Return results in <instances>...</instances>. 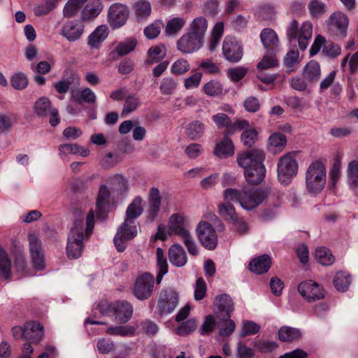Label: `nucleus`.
Here are the masks:
<instances>
[{
	"mask_svg": "<svg viewBox=\"0 0 358 358\" xmlns=\"http://www.w3.org/2000/svg\"><path fill=\"white\" fill-rule=\"evenodd\" d=\"M103 6L100 0H91L81 12L83 20H91L96 17L103 10Z\"/></svg>",
	"mask_w": 358,
	"mask_h": 358,
	"instance_id": "23",
	"label": "nucleus"
},
{
	"mask_svg": "<svg viewBox=\"0 0 358 358\" xmlns=\"http://www.w3.org/2000/svg\"><path fill=\"white\" fill-rule=\"evenodd\" d=\"M14 264L17 271H24L27 266V262L23 250L20 247L16 248V250L13 253Z\"/></svg>",
	"mask_w": 358,
	"mask_h": 358,
	"instance_id": "59",
	"label": "nucleus"
},
{
	"mask_svg": "<svg viewBox=\"0 0 358 358\" xmlns=\"http://www.w3.org/2000/svg\"><path fill=\"white\" fill-rule=\"evenodd\" d=\"M154 285V276L148 273H143L136 278L132 293L137 299L146 300L152 295Z\"/></svg>",
	"mask_w": 358,
	"mask_h": 358,
	"instance_id": "8",
	"label": "nucleus"
},
{
	"mask_svg": "<svg viewBox=\"0 0 358 358\" xmlns=\"http://www.w3.org/2000/svg\"><path fill=\"white\" fill-rule=\"evenodd\" d=\"M106 184L117 195L124 194L127 189V181L123 176L120 174L108 178Z\"/></svg>",
	"mask_w": 358,
	"mask_h": 358,
	"instance_id": "27",
	"label": "nucleus"
},
{
	"mask_svg": "<svg viewBox=\"0 0 358 358\" xmlns=\"http://www.w3.org/2000/svg\"><path fill=\"white\" fill-rule=\"evenodd\" d=\"M108 36V28L105 25L98 26L88 36V45L92 48H99L101 43Z\"/></svg>",
	"mask_w": 358,
	"mask_h": 358,
	"instance_id": "28",
	"label": "nucleus"
},
{
	"mask_svg": "<svg viewBox=\"0 0 358 358\" xmlns=\"http://www.w3.org/2000/svg\"><path fill=\"white\" fill-rule=\"evenodd\" d=\"M11 276V260L7 252L0 246V278L7 280Z\"/></svg>",
	"mask_w": 358,
	"mask_h": 358,
	"instance_id": "34",
	"label": "nucleus"
},
{
	"mask_svg": "<svg viewBox=\"0 0 358 358\" xmlns=\"http://www.w3.org/2000/svg\"><path fill=\"white\" fill-rule=\"evenodd\" d=\"M286 136L283 134H273L269 138V145L272 152L281 151L286 145Z\"/></svg>",
	"mask_w": 358,
	"mask_h": 358,
	"instance_id": "50",
	"label": "nucleus"
},
{
	"mask_svg": "<svg viewBox=\"0 0 358 358\" xmlns=\"http://www.w3.org/2000/svg\"><path fill=\"white\" fill-rule=\"evenodd\" d=\"M208 28V22L205 17H197L192 22L188 31L204 41L205 34Z\"/></svg>",
	"mask_w": 358,
	"mask_h": 358,
	"instance_id": "33",
	"label": "nucleus"
},
{
	"mask_svg": "<svg viewBox=\"0 0 358 358\" xmlns=\"http://www.w3.org/2000/svg\"><path fill=\"white\" fill-rule=\"evenodd\" d=\"M261 41L268 52H274L279 45L278 37L275 31L270 28L264 29L260 34Z\"/></svg>",
	"mask_w": 358,
	"mask_h": 358,
	"instance_id": "21",
	"label": "nucleus"
},
{
	"mask_svg": "<svg viewBox=\"0 0 358 358\" xmlns=\"http://www.w3.org/2000/svg\"><path fill=\"white\" fill-rule=\"evenodd\" d=\"M27 340L38 343L43 337V327L36 322H27Z\"/></svg>",
	"mask_w": 358,
	"mask_h": 358,
	"instance_id": "32",
	"label": "nucleus"
},
{
	"mask_svg": "<svg viewBox=\"0 0 358 358\" xmlns=\"http://www.w3.org/2000/svg\"><path fill=\"white\" fill-rule=\"evenodd\" d=\"M84 31V24L79 20L66 22L62 27V35L69 41H76L80 38Z\"/></svg>",
	"mask_w": 358,
	"mask_h": 358,
	"instance_id": "18",
	"label": "nucleus"
},
{
	"mask_svg": "<svg viewBox=\"0 0 358 358\" xmlns=\"http://www.w3.org/2000/svg\"><path fill=\"white\" fill-rule=\"evenodd\" d=\"M266 168L263 163L244 171L246 180L252 185H258L262 182L265 177Z\"/></svg>",
	"mask_w": 358,
	"mask_h": 358,
	"instance_id": "25",
	"label": "nucleus"
},
{
	"mask_svg": "<svg viewBox=\"0 0 358 358\" xmlns=\"http://www.w3.org/2000/svg\"><path fill=\"white\" fill-rule=\"evenodd\" d=\"M351 283V276L345 272H338L334 279L336 289L340 292L346 291Z\"/></svg>",
	"mask_w": 358,
	"mask_h": 358,
	"instance_id": "42",
	"label": "nucleus"
},
{
	"mask_svg": "<svg viewBox=\"0 0 358 358\" xmlns=\"http://www.w3.org/2000/svg\"><path fill=\"white\" fill-rule=\"evenodd\" d=\"M301 336L300 329L287 326L282 327L278 331V338L282 342H292Z\"/></svg>",
	"mask_w": 358,
	"mask_h": 358,
	"instance_id": "35",
	"label": "nucleus"
},
{
	"mask_svg": "<svg viewBox=\"0 0 358 358\" xmlns=\"http://www.w3.org/2000/svg\"><path fill=\"white\" fill-rule=\"evenodd\" d=\"M205 124L199 120L190 122L185 127V134L192 141L201 138L205 131Z\"/></svg>",
	"mask_w": 358,
	"mask_h": 358,
	"instance_id": "30",
	"label": "nucleus"
},
{
	"mask_svg": "<svg viewBox=\"0 0 358 358\" xmlns=\"http://www.w3.org/2000/svg\"><path fill=\"white\" fill-rule=\"evenodd\" d=\"M148 216L154 220L158 216L161 208L162 196L159 190L155 187L150 188L148 196Z\"/></svg>",
	"mask_w": 358,
	"mask_h": 358,
	"instance_id": "19",
	"label": "nucleus"
},
{
	"mask_svg": "<svg viewBox=\"0 0 358 358\" xmlns=\"http://www.w3.org/2000/svg\"><path fill=\"white\" fill-rule=\"evenodd\" d=\"M203 45V40L193 33L187 31L177 42V48L183 54H191L198 51Z\"/></svg>",
	"mask_w": 358,
	"mask_h": 358,
	"instance_id": "16",
	"label": "nucleus"
},
{
	"mask_svg": "<svg viewBox=\"0 0 358 358\" xmlns=\"http://www.w3.org/2000/svg\"><path fill=\"white\" fill-rule=\"evenodd\" d=\"M138 222L127 220L118 227L117 234L114 237V245L118 252H123L127 248L129 241L134 238L138 234Z\"/></svg>",
	"mask_w": 358,
	"mask_h": 358,
	"instance_id": "7",
	"label": "nucleus"
},
{
	"mask_svg": "<svg viewBox=\"0 0 358 358\" xmlns=\"http://www.w3.org/2000/svg\"><path fill=\"white\" fill-rule=\"evenodd\" d=\"M271 260L268 255H263L252 259L249 264L250 270L257 274H262L268 271Z\"/></svg>",
	"mask_w": 358,
	"mask_h": 358,
	"instance_id": "26",
	"label": "nucleus"
},
{
	"mask_svg": "<svg viewBox=\"0 0 358 358\" xmlns=\"http://www.w3.org/2000/svg\"><path fill=\"white\" fill-rule=\"evenodd\" d=\"M197 326L194 319H190L182 323L177 329V334L179 335H187L194 331Z\"/></svg>",
	"mask_w": 358,
	"mask_h": 358,
	"instance_id": "62",
	"label": "nucleus"
},
{
	"mask_svg": "<svg viewBox=\"0 0 358 358\" xmlns=\"http://www.w3.org/2000/svg\"><path fill=\"white\" fill-rule=\"evenodd\" d=\"M98 308L103 316L115 317L117 301L112 303L108 301H101L98 305Z\"/></svg>",
	"mask_w": 358,
	"mask_h": 358,
	"instance_id": "56",
	"label": "nucleus"
},
{
	"mask_svg": "<svg viewBox=\"0 0 358 358\" xmlns=\"http://www.w3.org/2000/svg\"><path fill=\"white\" fill-rule=\"evenodd\" d=\"M140 106V99L136 95L128 96L124 101L122 114H128L135 110Z\"/></svg>",
	"mask_w": 358,
	"mask_h": 358,
	"instance_id": "57",
	"label": "nucleus"
},
{
	"mask_svg": "<svg viewBox=\"0 0 358 358\" xmlns=\"http://www.w3.org/2000/svg\"><path fill=\"white\" fill-rule=\"evenodd\" d=\"M107 185H101L99 187L96 207L99 214L103 213L110 203V193Z\"/></svg>",
	"mask_w": 358,
	"mask_h": 358,
	"instance_id": "31",
	"label": "nucleus"
},
{
	"mask_svg": "<svg viewBox=\"0 0 358 358\" xmlns=\"http://www.w3.org/2000/svg\"><path fill=\"white\" fill-rule=\"evenodd\" d=\"M169 258L170 262L177 267L185 266L187 262L186 252L179 244H174L169 248Z\"/></svg>",
	"mask_w": 358,
	"mask_h": 358,
	"instance_id": "22",
	"label": "nucleus"
},
{
	"mask_svg": "<svg viewBox=\"0 0 358 358\" xmlns=\"http://www.w3.org/2000/svg\"><path fill=\"white\" fill-rule=\"evenodd\" d=\"M198 238L201 245L206 249L213 250L217 244V236L211 224L201 222L196 227Z\"/></svg>",
	"mask_w": 358,
	"mask_h": 358,
	"instance_id": "10",
	"label": "nucleus"
},
{
	"mask_svg": "<svg viewBox=\"0 0 358 358\" xmlns=\"http://www.w3.org/2000/svg\"><path fill=\"white\" fill-rule=\"evenodd\" d=\"M135 15L138 20H145L151 13V5L146 0H138L134 5Z\"/></svg>",
	"mask_w": 358,
	"mask_h": 358,
	"instance_id": "40",
	"label": "nucleus"
},
{
	"mask_svg": "<svg viewBox=\"0 0 358 358\" xmlns=\"http://www.w3.org/2000/svg\"><path fill=\"white\" fill-rule=\"evenodd\" d=\"M278 62L273 52L271 55H266L263 57L262 60L257 64V69L264 70L275 67L277 66Z\"/></svg>",
	"mask_w": 358,
	"mask_h": 358,
	"instance_id": "60",
	"label": "nucleus"
},
{
	"mask_svg": "<svg viewBox=\"0 0 358 358\" xmlns=\"http://www.w3.org/2000/svg\"><path fill=\"white\" fill-rule=\"evenodd\" d=\"M212 119L218 129L225 128L228 129L231 119L225 113H217L212 117Z\"/></svg>",
	"mask_w": 358,
	"mask_h": 358,
	"instance_id": "63",
	"label": "nucleus"
},
{
	"mask_svg": "<svg viewBox=\"0 0 358 358\" xmlns=\"http://www.w3.org/2000/svg\"><path fill=\"white\" fill-rule=\"evenodd\" d=\"M213 153L220 159H226L234 154V145L229 137L224 134L222 140L216 143Z\"/></svg>",
	"mask_w": 358,
	"mask_h": 358,
	"instance_id": "20",
	"label": "nucleus"
},
{
	"mask_svg": "<svg viewBox=\"0 0 358 358\" xmlns=\"http://www.w3.org/2000/svg\"><path fill=\"white\" fill-rule=\"evenodd\" d=\"M250 127V126L249 122L245 120L238 119L234 122L231 121L228 129H225L224 134L229 137V135H232L234 133L241 130L245 131Z\"/></svg>",
	"mask_w": 358,
	"mask_h": 358,
	"instance_id": "52",
	"label": "nucleus"
},
{
	"mask_svg": "<svg viewBox=\"0 0 358 358\" xmlns=\"http://www.w3.org/2000/svg\"><path fill=\"white\" fill-rule=\"evenodd\" d=\"M133 314V307L127 301H117V308H115V319L120 323H126L131 317Z\"/></svg>",
	"mask_w": 358,
	"mask_h": 358,
	"instance_id": "24",
	"label": "nucleus"
},
{
	"mask_svg": "<svg viewBox=\"0 0 358 358\" xmlns=\"http://www.w3.org/2000/svg\"><path fill=\"white\" fill-rule=\"evenodd\" d=\"M265 155L263 150L252 149L239 153L237 155L236 161L239 166L247 171L263 163Z\"/></svg>",
	"mask_w": 358,
	"mask_h": 358,
	"instance_id": "15",
	"label": "nucleus"
},
{
	"mask_svg": "<svg viewBox=\"0 0 358 358\" xmlns=\"http://www.w3.org/2000/svg\"><path fill=\"white\" fill-rule=\"evenodd\" d=\"M326 169L323 163L313 162L308 166L306 173V185L310 193L320 192L326 183Z\"/></svg>",
	"mask_w": 358,
	"mask_h": 358,
	"instance_id": "4",
	"label": "nucleus"
},
{
	"mask_svg": "<svg viewBox=\"0 0 358 358\" xmlns=\"http://www.w3.org/2000/svg\"><path fill=\"white\" fill-rule=\"evenodd\" d=\"M204 93L210 96H217L222 94L223 86L220 82L212 80L203 86Z\"/></svg>",
	"mask_w": 358,
	"mask_h": 358,
	"instance_id": "46",
	"label": "nucleus"
},
{
	"mask_svg": "<svg viewBox=\"0 0 358 358\" xmlns=\"http://www.w3.org/2000/svg\"><path fill=\"white\" fill-rule=\"evenodd\" d=\"M29 245L33 266L36 270H43L45 267V262L41 241L36 235L29 234Z\"/></svg>",
	"mask_w": 358,
	"mask_h": 358,
	"instance_id": "14",
	"label": "nucleus"
},
{
	"mask_svg": "<svg viewBox=\"0 0 358 358\" xmlns=\"http://www.w3.org/2000/svg\"><path fill=\"white\" fill-rule=\"evenodd\" d=\"M298 291L308 302L324 298V292L322 287L312 280L301 282L298 286Z\"/></svg>",
	"mask_w": 358,
	"mask_h": 358,
	"instance_id": "17",
	"label": "nucleus"
},
{
	"mask_svg": "<svg viewBox=\"0 0 358 358\" xmlns=\"http://www.w3.org/2000/svg\"><path fill=\"white\" fill-rule=\"evenodd\" d=\"M129 8L120 3L112 4L108 10V22L113 29L122 27L128 20Z\"/></svg>",
	"mask_w": 358,
	"mask_h": 358,
	"instance_id": "12",
	"label": "nucleus"
},
{
	"mask_svg": "<svg viewBox=\"0 0 358 358\" xmlns=\"http://www.w3.org/2000/svg\"><path fill=\"white\" fill-rule=\"evenodd\" d=\"M308 9L312 17L320 18L328 11V6L320 0H310L308 4Z\"/></svg>",
	"mask_w": 358,
	"mask_h": 358,
	"instance_id": "37",
	"label": "nucleus"
},
{
	"mask_svg": "<svg viewBox=\"0 0 358 358\" xmlns=\"http://www.w3.org/2000/svg\"><path fill=\"white\" fill-rule=\"evenodd\" d=\"M10 84L15 90H23L28 85V78L23 73H17L11 77Z\"/></svg>",
	"mask_w": 358,
	"mask_h": 358,
	"instance_id": "55",
	"label": "nucleus"
},
{
	"mask_svg": "<svg viewBox=\"0 0 358 358\" xmlns=\"http://www.w3.org/2000/svg\"><path fill=\"white\" fill-rule=\"evenodd\" d=\"M257 132L255 129L250 127L243 131L241 134V139L245 146L252 147L257 140Z\"/></svg>",
	"mask_w": 358,
	"mask_h": 358,
	"instance_id": "54",
	"label": "nucleus"
},
{
	"mask_svg": "<svg viewBox=\"0 0 358 358\" xmlns=\"http://www.w3.org/2000/svg\"><path fill=\"white\" fill-rule=\"evenodd\" d=\"M189 220L180 213L173 214L169 220V230L179 236L183 241L189 253L194 256L199 254L197 245L188 230Z\"/></svg>",
	"mask_w": 358,
	"mask_h": 358,
	"instance_id": "3",
	"label": "nucleus"
},
{
	"mask_svg": "<svg viewBox=\"0 0 358 358\" xmlns=\"http://www.w3.org/2000/svg\"><path fill=\"white\" fill-rule=\"evenodd\" d=\"M34 112L39 117H45L52 110L51 103L48 97L39 98L34 104Z\"/></svg>",
	"mask_w": 358,
	"mask_h": 358,
	"instance_id": "41",
	"label": "nucleus"
},
{
	"mask_svg": "<svg viewBox=\"0 0 358 358\" xmlns=\"http://www.w3.org/2000/svg\"><path fill=\"white\" fill-rule=\"evenodd\" d=\"M231 201H226L218 206L220 215L224 219H229L233 221L238 217L234 206L231 203Z\"/></svg>",
	"mask_w": 358,
	"mask_h": 358,
	"instance_id": "49",
	"label": "nucleus"
},
{
	"mask_svg": "<svg viewBox=\"0 0 358 358\" xmlns=\"http://www.w3.org/2000/svg\"><path fill=\"white\" fill-rule=\"evenodd\" d=\"M75 220L67 240L66 255L69 259H78L83 250V241L88 239L94 229V215L91 210L87 215L85 227H84V215L80 211L74 213Z\"/></svg>",
	"mask_w": 358,
	"mask_h": 358,
	"instance_id": "1",
	"label": "nucleus"
},
{
	"mask_svg": "<svg viewBox=\"0 0 358 358\" xmlns=\"http://www.w3.org/2000/svg\"><path fill=\"white\" fill-rule=\"evenodd\" d=\"M142 198L136 196L132 202L128 206L126 210L125 220L138 222L136 219L143 213Z\"/></svg>",
	"mask_w": 358,
	"mask_h": 358,
	"instance_id": "29",
	"label": "nucleus"
},
{
	"mask_svg": "<svg viewBox=\"0 0 358 358\" xmlns=\"http://www.w3.org/2000/svg\"><path fill=\"white\" fill-rule=\"evenodd\" d=\"M178 292L172 289L162 290L158 299V308L160 315H168L174 311L178 304Z\"/></svg>",
	"mask_w": 358,
	"mask_h": 358,
	"instance_id": "13",
	"label": "nucleus"
},
{
	"mask_svg": "<svg viewBox=\"0 0 358 358\" xmlns=\"http://www.w3.org/2000/svg\"><path fill=\"white\" fill-rule=\"evenodd\" d=\"M149 59L147 62L152 64L159 62L162 60L166 55V50L164 46H153L148 50Z\"/></svg>",
	"mask_w": 358,
	"mask_h": 358,
	"instance_id": "51",
	"label": "nucleus"
},
{
	"mask_svg": "<svg viewBox=\"0 0 358 358\" xmlns=\"http://www.w3.org/2000/svg\"><path fill=\"white\" fill-rule=\"evenodd\" d=\"M255 347L259 351L264 353H268L273 351L278 348V344L275 341H257L255 343Z\"/></svg>",
	"mask_w": 358,
	"mask_h": 358,
	"instance_id": "64",
	"label": "nucleus"
},
{
	"mask_svg": "<svg viewBox=\"0 0 358 358\" xmlns=\"http://www.w3.org/2000/svg\"><path fill=\"white\" fill-rule=\"evenodd\" d=\"M222 54L224 59L228 62L236 63L243 57V45L235 38L226 36L222 44Z\"/></svg>",
	"mask_w": 358,
	"mask_h": 358,
	"instance_id": "11",
	"label": "nucleus"
},
{
	"mask_svg": "<svg viewBox=\"0 0 358 358\" xmlns=\"http://www.w3.org/2000/svg\"><path fill=\"white\" fill-rule=\"evenodd\" d=\"M321 75L320 66L315 61L309 62L305 66L304 77L311 83L319 80Z\"/></svg>",
	"mask_w": 358,
	"mask_h": 358,
	"instance_id": "39",
	"label": "nucleus"
},
{
	"mask_svg": "<svg viewBox=\"0 0 358 358\" xmlns=\"http://www.w3.org/2000/svg\"><path fill=\"white\" fill-rule=\"evenodd\" d=\"M255 355L253 350L243 342H238L236 345V358H252Z\"/></svg>",
	"mask_w": 358,
	"mask_h": 358,
	"instance_id": "61",
	"label": "nucleus"
},
{
	"mask_svg": "<svg viewBox=\"0 0 358 358\" xmlns=\"http://www.w3.org/2000/svg\"><path fill=\"white\" fill-rule=\"evenodd\" d=\"M266 198L265 191L260 188L244 187L242 189L227 188L223 192L224 201L238 202L241 206L247 210L257 208Z\"/></svg>",
	"mask_w": 358,
	"mask_h": 358,
	"instance_id": "2",
	"label": "nucleus"
},
{
	"mask_svg": "<svg viewBox=\"0 0 358 358\" xmlns=\"http://www.w3.org/2000/svg\"><path fill=\"white\" fill-rule=\"evenodd\" d=\"M136 44L137 41L135 38H127L125 41L119 43L113 53L116 52L117 57L123 56L132 52L135 49Z\"/></svg>",
	"mask_w": 358,
	"mask_h": 358,
	"instance_id": "43",
	"label": "nucleus"
},
{
	"mask_svg": "<svg viewBox=\"0 0 358 358\" xmlns=\"http://www.w3.org/2000/svg\"><path fill=\"white\" fill-rule=\"evenodd\" d=\"M313 34V26L310 22H305L298 30V22L296 20H292L287 29V36L289 41L298 37L299 48L305 50L308 45V41L311 38Z\"/></svg>",
	"mask_w": 358,
	"mask_h": 358,
	"instance_id": "6",
	"label": "nucleus"
},
{
	"mask_svg": "<svg viewBox=\"0 0 358 358\" xmlns=\"http://www.w3.org/2000/svg\"><path fill=\"white\" fill-rule=\"evenodd\" d=\"M186 21L180 17H173L169 20L165 27V33L169 36L177 35L183 28Z\"/></svg>",
	"mask_w": 358,
	"mask_h": 358,
	"instance_id": "38",
	"label": "nucleus"
},
{
	"mask_svg": "<svg viewBox=\"0 0 358 358\" xmlns=\"http://www.w3.org/2000/svg\"><path fill=\"white\" fill-rule=\"evenodd\" d=\"M177 86V81L172 77L167 76L161 80L159 90L163 95H171L175 92Z\"/></svg>",
	"mask_w": 358,
	"mask_h": 358,
	"instance_id": "45",
	"label": "nucleus"
},
{
	"mask_svg": "<svg viewBox=\"0 0 358 358\" xmlns=\"http://www.w3.org/2000/svg\"><path fill=\"white\" fill-rule=\"evenodd\" d=\"M278 178L280 183L287 185L298 173V163L292 152L281 157L278 162Z\"/></svg>",
	"mask_w": 358,
	"mask_h": 358,
	"instance_id": "5",
	"label": "nucleus"
},
{
	"mask_svg": "<svg viewBox=\"0 0 358 358\" xmlns=\"http://www.w3.org/2000/svg\"><path fill=\"white\" fill-rule=\"evenodd\" d=\"M215 303L220 312H225L226 316L231 317V313L234 311V303L231 298L226 294L217 296L215 298Z\"/></svg>",
	"mask_w": 358,
	"mask_h": 358,
	"instance_id": "36",
	"label": "nucleus"
},
{
	"mask_svg": "<svg viewBox=\"0 0 358 358\" xmlns=\"http://www.w3.org/2000/svg\"><path fill=\"white\" fill-rule=\"evenodd\" d=\"M316 260L324 266L331 265L334 262V257L330 250L326 248H319L315 252Z\"/></svg>",
	"mask_w": 358,
	"mask_h": 358,
	"instance_id": "44",
	"label": "nucleus"
},
{
	"mask_svg": "<svg viewBox=\"0 0 358 358\" xmlns=\"http://www.w3.org/2000/svg\"><path fill=\"white\" fill-rule=\"evenodd\" d=\"M87 1V0H69L63 10L64 15L66 17H72L78 12Z\"/></svg>",
	"mask_w": 358,
	"mask_h": 358,
	"instance_id": "47",
	"label": "nucleus"
},
{
	"mask_svg": "<svg viewBox=\"0 0 358 358\" xmlns=\"http://www.w3.org/2000/svg\"><path fill=\"white\" fill-rule=\"evenodd\" d=\"M190 69L188 62L182 58L176 60L171 66V71L173 74L182 75Z\"/></svg>",
	"mask_w": 358,
	"mask_h": 358,
	"instance_id": "58",
	"label": "nucleus"
},
{
	"mask_svg": "<svg viewBox=\"0 0 358 358\" xmlns=\"http://www.w3.org/2000/svg\"><path fill=\"white\" fill-rule=\"evenodd\" d=\"M327 30L332 36H341L346 35L348 27V17L341 11L331 14L326 21Z\"/></svg>",
	"mask_w": 358,
	"mask_h": 358,
	"instance_id": "9",
	"label": "nucleus"
},
{
	"mask_svg": "<svg viewBox=\"0 0 358 358\" xmlns=\"http://www.w3.org/2000/svg\"><path fill=\"white\" fill-rule=\"evenodd\" d=\"M348 180L352 188H358V161L353 160L348 164Z\"/></svg>",
	"mask_w": 358,
	"mask_h": 358,
	"instance_id": "48",
	"label": "nucleus"
},
{
	"mask_svg": "<svg viewBox=\"0 0 358 358\" xmlns=\"http://www.w3.org/2000/svg\"><path fill=\"white\" fill-rule=\"evenodd\" d=\"M106 332L113 336H130L134 335V329L131 326L110 327Z\"/></svg>",
	"mask_w": 358,
	"mask_h": 358,
	"instance_id": "53",
	"label": "nucleus"
}]
</instances>
